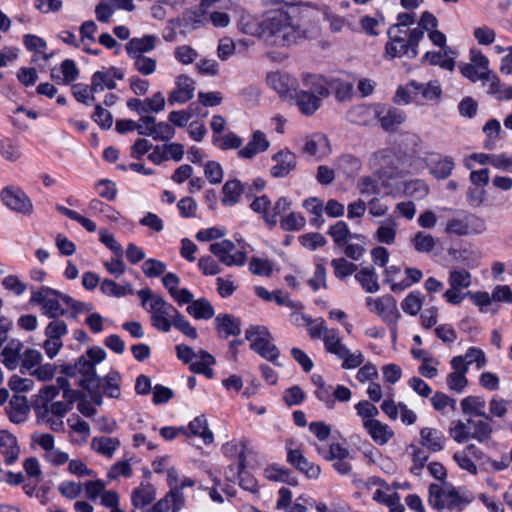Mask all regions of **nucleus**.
I'll list each match as a JSON object with an SVG mask.
<instances>
[{
    "label": "nucleus",
    "instance_id": "f257e3e1",
    "mask_svg": "<svg viewBox=\"0 0 512 512\" xmlns=\"http://www.w3.org/2000/svg\"><path fill=\"white\" fill-rule=\"evenodd\" d=\"M302 11L297 5L283 4L264 14L262 41L277 47L291 46L308 37L301 24Z\"/></svg>",
    "mask_w": 512,
    "mask_h": 512
},
{
    "label": "nucleus",
    "instance_id": "f03ea898",
    "mask_svg": "<svg viewBox=\"0 0 512 512\" xmlns=\"http://www.w3.org/2000/svg\"><path fill=\"white\" fill-rule=\"evenodd\" d=\"M82 393L72 389L65 377H58L55 384L43 386L33 396L32 406L37 420H48L50 416L64 417Z\"/></svg>",
    "mask_w": 512,
    "mask_h": 512
},
{
    "label": "nucleus",
    "instance_id": "7ed1b4c3",
    "mask_svg": "<svg viewBox=\"0 0 512 512\" xmlns=\"http://www.w3.org/2000/svg\"><path fill=\"white\" fill-rule=\"evenodd\" d=\"M372 160L380 168L374 176L361 177L357 182V189L364 196L378 195L381 192V186H387L388 181L412 173V170L404 166V163H401L397 155L390 149L375 152Z\"/></svg>",
    "mask_w": 512,
    "mask_h": 512
},
{
    "label": "nucleus",
    "instance_id": "20e7f679",
    "mask_svg": "<svg viewBox=\"0 0 512 512\" xmlns=\"http://www.w3.org/2000/svg\"><path fill=\"white\" fill-rule=\"evenodd\" d=\"M137 294L142 307L150 314L152 326L161 332H169L178 310L148 288L139 290Z\"/></svg>",
    "mask_w": 512,
    "mask_h": 512
},
{
    "label": "nucleus",
    "instance_id": "39448f33",
    "mask_svg": "<svg viewBox=\"0 0 512 512\" xmlns=\"http://www.w3.org/2000/svg\"><path fill=\"white\" fill-rule=\"evenodd\" d=\"M66 302H70L69 295L48 287L32 292L30 298L31 304L40 306L42 314L54 320L68 313Z\"/></svg>",
    "mask_w": 512,
    "mask_h": 512
},
{
    "label": "nucleus",
    "instance_id": "423d86ee",
    "mask_svg": "<svg viewBox=\"0 0 512 512\" xmlns=\"http://www.w3.org/2000/svg\"><path fill=\"white\" fill-rule=\"evenodd\" d=\"M429 500L438 509H462L471 502L468 495L448 482L431 484Z\"/></svg>",
    "mask_w": 512,
    "mask_h": 512
},
{
    "label": "nucleus",
    "instance_id": "0eeeda50",
    "mask_svg": "<svg viewBox=\"0 0 512 512\" xmlns=\"http://www.w3.org/2000/svg\"><path fill=\"white\" fill-rule=\"evenodd\" d=\"M245 337L251 342V348L266 360L276 363L279 357L278 348L272 343V336L265 326H250Z\"/></svg>",
    "mask_w": 512,
    "mask_h": 512
},
{
    "label": "nucleus",
    "instance_id": "6e6552de",
    "mask_svg": "<svg viewBox=\"0 0 512 512\" xmlns=\"http://www.w3.org/2000/svg\"><path fill=\"white\" fill-rule=\"evenodd\" d=\"M368 309L377 314L384 322L391 327L392 334H396V328L401 318L396 300L391 295L366 298Z\"/></svg>",
    "mask_w": 512,
    "mask_h": 512
},
{
    "label": "nucleus",
    "instance_id": "1a4fd4ad",
    "mask_svg": "<svg viewBox=\"0 0 512 512\" xmlns=\"http://www.w3.org/2000/svg\"><path fill=\"white\" fill-rule=\"evenodd\" d=\"M3 204L15 213L30 216L34 206L28 195L18 187L7 186L0 193Z\"/></svg>",
    "mask_w": 512,
    "mask_h": 512
},
{
    "label": "nucleus",
    "instance_id": "9d476101",
    "mask_svg": "<svg viewBox=\"0 0 512 512\" xmlns=\"http://www.w3.org/2000/svg\"><path fill=\"white\" fill-rule=\"evenodd\" d=\"M68 333L67 324L62 320H52L44 330L46 339L42 344L45 355L54 359L63 348L62 337Z\"/></svg>",
    "mask_w": 512,
    "mask_h": 512
},
{
    "label": "nucleus",
    "instance_id": "9b49d317",
    "mask_svg": "<svg viewBox=\"0 0 512 512\" xmlns=\"http://www.w3.org/2000/svg\"><path fill=\"white\" fill-rule=\"evenodd\" d=\"M449 289H447L443 297L453 305L460 304L466 294H462V289H467L472 284L471 273L465 269H452L448 276Z\"/></svg>",
    "mask_w": 512,
    "mask_h": 512
},
{
    "label": "nucleus",
    "instance_id": "f8f14e48",
    "mask_svg": "<svg viewBox=\"0 0 512 512\" xmlns=\"http://www.w3.org/2000/svg\"><path fill=\"white\" fill-rule=\"evenodd\" d=\"M210 252L226 266H243L246 262V253L235 251V244L231 240H222L215 242L209 247Z\"/></svg>",
    "mask_w": 512,
    "mask_h": 512
},
{
    "label": "nucleus",
    "instance_id": "ddd939ff",
    "mask_svg": "<svg viewBox=\"0 0 512 512\" xmlns=\"http://www.w3.org/2000/svg\"><path fill=\"white\" fill-rule=\"evenodd\" d=\"M463 76L476 82L489 76V60L479 51L471 50L470 63L460 66Z\"/></svg>",
    "mask_w": 512,
    "mask_h": 512
},
{
    "label": "nucleus",
    "instance_id": "4468645a",
    "mask_svg": "<svg viewBox=\"0 0 512 512\" xmlns=\"http://www.w3.org/2000/svg\"><path fill=\"white\" fill-rule=\"evenodd\" d=\"M174 83V89L168 94V103L170 105L184 104L194 97L195 81L189 75H178Z\"/></svg>",
    "mask_w": 512,
    "mask_h": 512
},
{
    "label": "nucleus",
    "instance_id": "2eb2a0df",
    "mask_svg": "<svg viewBox=\"0 0 512 512\" xmlns=\"http://www.w3.org/2000/svg\"><path fill=\"white\" fill-rule=\"evenodd\" d=\"M140 121L144 123L141 135L151 136L157 141H168L175 136L174 127L167 122L156 123L153 116H142Z\"/></svg>",
    "mask_w": 512,
    "mask_h": 512
},
{
    "label": "nucleus",
    "instance_id": "dca6fc26",
    "mask_svg": "<svg viewBox=\"0 0 512 512\" xmlns=\"http://www.w3.org/2000/svg\"><path fill=\"white\" fill-rule=\"evenodd\" d=\"M267 84L282 98H292L297 81L286 72L275 71L267 75Z\"/></svg>",
    "mask_w": 512,
    "mask_h": 512
},
{
    "label": "nucleus",
    "instance_id": "f3484780",
    "mask_svg": "<svg viewBox=\"0 0 512 512\" xmlns=\"http://www.w3.org/2000/svg\"><path fill=\"white\" fill-rule=\"evenodd\" d=\"M274 165L270 169V174L274 178H283L288 176L296 169L297 158L289 150H280L272 156Z\"/></svg>",
    "mask_w": 512,
    "mask_h": 512
},
{
    "label": "nucleus",
    "instance_id": "a211bd4d",
    "mask_svg": "<svg viewBox=\"0 0 512 512\" xmlns=\"http://www.w3.org/2000/svg\"><path fill=\"white\" fill-rule=\"evenodd\" d=\"M124 78V72L116 67H111L105 71H96L91 77L92 91L102 92L105 88L113 90L116 88L117 80Z\"/></svg>",
    "mask_w": 512,
    "mask_h": 512
},
{
    "label": "nucleus",
    "instance_id": "6ab92c4d",
    "mask_svg": "<svg viewBox=\"0 0 512 512\" xmlns=\"http://www.w3.org/2000/svg\"><path fill=\"white\" fill-rule=\"evenodd\" d=\"M269 147L270 141L266 134L261 130H256L252 133L247 145L239 149L238 156L242 159H252L257 154L267 151Z\"/></svg>",
    "mask_w": 512,
    "mask_h": 512
},
{
    "label": "nucleus",
    "instance_id": "aec40b11",
    "mask_svg": "<svg viewBox=\"0 0 512 512\" xmlns=\"http://www.w3.org/2000/svg\"><path fill=\"white\" fill-rule=\"evenodd\" d=\"M254 292L262 300L267 302L275 301L278 305L286 306L290 310H301L304 308L301 302L290 299L282 290L270 292L263 286H255Z\"/></svg>",
    "mask_w": 512,
    "mask_h": 512
},
{
    "label": "nucleus",
    "instance_id": "412c9836",
    "mask_svg": "<svg viewBox=\"0 0 512 512\" xmlns=\"http://www.w3.org/2000/svg\"><path fill=\"white\" fill-rule=\"evenodd\" d=\"M398 230V220L394 217H389L379 222L377 229L373 233V238L378 243L385 245H394L396 243Z\"/></svg>",
    "mask_w": 512,
    "mask_h": 512
},
{
    "label": "nucleus",
    "instance_id": "4be33fe9",
    "mask_svg": "<svg viewBox=\"0 0 512 512\" xmlns=\"http://www.w3.org/2000/svg\"><path fill=\"white\" fill-rule=\"evenodd\" d=\"M157 40L155 35H145L130 39L125 46L129 58L145 56V53L153 51Z\"/></svg>",
    "mask_w": 512,
    "mask_h": 512
},
{
    "label": "nucleus",
    "instance_id": "5701e85b",
    "mask_svg": "<svg viewBox=\"0 0 512 512\" xmlns=\"http://www.w3.org/2000/svg\"><path fill=\"white\" fill-rule=\"evenodd\" d=\"M303 151L309 155L323 158L331 153L330 142L326 135L315 133L306 138Z\"/></svg>",
    "mask_w": 512,
    "mask_h": 512
},
{
    "label": "nucleus",
    "instance_id": "b1692460",
    "mask_svg": "<svg viewBox=\"0 0 512 512\" xmlns=\"http://www.w3.org/2000/svg\"><path fill=\"white\" fill-rule=\"evenodd\" d=\"M445 442L444 434L436 428L424 427L420 430V445L432 452L442 451Z\"/></svg>",
    "mask_w": 512,
    "mask_h": 512
},
{
    "label": "nucleus",
    "instance_id": "393cba45",
    "mask_svg": "<svg viewBox=\"0 0 512 512\" xmlns=\"http://www.w3.org/2000/svg\"><path fill=\"white\" fill-rule=\"evenodd\" d=\"M418 55L414 47H410L406 40L389 39L385 46L384 57L392 60L395 58L407 57L413 59Z\"/></svg>",
    "mask_w": 512,
    "mask_h": 512
},
{
    "label": "nucleus",
    "instance_id": "a878e982",
    "mask_svg": "<svg viewBox=\"0 0 512 512\" xmlns=\"http://www.w3.org/2000/svg\"><path fill=\"white\" fill-rule=\"evenodd\" d=\"M409 87L413 89L415 95H421L426 102H438L442 95L438 80H431L428 83H419L413 80L409 83Z\"/></svg>",
    "mask_w": 512,
    "mask_h": 512
},
{
    "label": "nucleus",
    "instance_id": "bb28decb",
    "mask_svg": "<svg viewBox=\"0 0 512 512\" xmlns=\"http://www.w3.org/2000/svg\"><path fill=\"white\" fill-rule=\"evenodd\" d=\"M287 460L297 470L304 473L309 478H318L320 475V467L310 463L298 449L289 450Z\"/></svg>",
    "mask_w": 512,
    "mask_h": 512
},
{
    "label": "nucleus",
    "instance_id": "cd10ccee",
    "mask_svg": "<svg viewBox=\"0 0 512 512\" xmlns=\"http://www.w3.org/2000/svg\"><path fill=\"white\" fill-rule=\"evenodd\" d=\"M75 370L82 375L80 385L85 389H92L98 385V379L96 377L95 365L93 362L88 360L86 356H81L75 363Z\"/></svg>",
    "mask_w": 512,
    "mask_h": 512
},
{
    "label": "nucleus",
    "instance_id": "c85d7f7f",
    "mask_svg": "<svg viewBox=\"0 0 512 512\" xmlns=\"http://www.w3.org/2000/svg\"><path fill=\"white\" fill-rule=\"evenodd\" d=\"M181 433L190 436H199L203 439L205 444L212 443L214 436L213 433L208 429L207 420L203 416L194 418L188 425L187 428L180 427Z\"/></svg>",
    "mask_w": 512,
    "mask_h": 512
},
{
    "label": "nucleus",
    "instance_id": "c756f323",
    "mask_svg": "<svg viewBox=\"0 0 512 512\" xmlns=\"http://www.w3.org/2000/svg\"><path fill=\"white\" fill-rule=\"evenodd\" d=\"M20 453L16 437L7 430L0 431V454L4 455L7 464L14 463Z\"/></svg>",
    "mask_w": 512,
    "mask_h": 512
},
{
    "label": "nucleus",
    "instance_id": "7c9ffc66",
    "mask_svg": "<svg viewBox=\"0 0 512 512\" xmlns=\"http://www.w3.org/2000/svg\"><path fill=\"white\" fill-rule=\"evenodd\" d=\"M364 429L378 445H385L394 437V431L386 423L378 419L365 426Z\"/></svg>",
    "mask_w": 512,
    "mask_h": 512
},
{
    "label": "nucleus",
    "instance_id": "2f4dec72",
    "mask_svg": "<svg viewBox=\"0 0 512 512\" xmlns=\"http://www.w3.org/2000/svg\"><path fill=\"white\" fill-rule=\"evenodd\" d=\"M23 344L18 340H11L5 348L2 350L0 357L2 363L9 368L14 370L19 366L22 357Z\"/></svg>",
    "mask_w": 512,
    "mask_h": 512
},
{
    "label": "nucleus",
    "instance_id": "473e14b6",
    "mask_svg": "<svg viewBox=\"0 0 512 512\" xmlns=\"http://www.w3.org/2000/svg\"><path fill=\"white\" fill-rule=\"evenodd\" d=\"M455 168L454 159L450 156H438L435 160H430V173L438 180L448 178Z\"/></svg>",
    "mask_w": 512,
    "mask_h": 512
},
{
    "label": "nucleus",
    "instance_id": "72a5a7b5",
    "mask_svg": "<svg viewBox=\"0 0 512 512\" xmlns=\"http://www.w3.org/2000/svg\"><path fill=\"white\" fill-rule=\"evenodd\" d=\"M214 364H215V359L210 353H208L204 350H199V351H197V358H194V360L190 364V370L193 373L203 374L207 378H212L213 377L212 366Z\"/></svg>",
    "mask_w": 512,
    "mask_h": 512
},
{
    "label": "nucleus",
    "instance_id": "f704fd0d",
    "mask_svg": "<svg viewBox=\"0 0 512 512\" xmlns=\"http://www.w3.org/2000/svg\"><path fill=\"white\" fill-rule=\"evenodd\" d=\"M155 499V489L150 483H141L131 493V502L135 508H144Z\"/></svg>",
    "mask_w": 512,
    "mask_h": 512
},
{
    "label": "nucleus",
    "instance_id": "c9c22d12",
    "mask_svg": "<svg viewBox=\"0 0 512 512\" xmlns=\"http://www.w3.org/2000/svg\"><path fill=\"white\" fill-rule=\"evenodd\" d=\"M462 412L466 415L489 418L485 411V400L480 396H467L460 402Z\"/></svg>",
    "mask_w": 512,
    "mask_h": 512
},
{
    "label": "nucleus",
    "instance_id": "e433bc0d",
    "mask_svg": "<svg viewBox=\"0 0 512 512\" xmlns=\"http://www.w3.org/2000/svg\"><path fill=\"white\" fill-rule=\"evenodd\" d=\"M120 447V440L113 437H94L91 440V448L98 454L112 458L116 450Z\"/></svg>",
    "mask_w": 512,
    "mask_h": 512
},
{
    "label": "nucleus",
    "instance_id": "4c0bfd02",
    "mask_svg": "<svg viewBox=\"0 0 512 512\" xmlns=\"http://www.w3.org/2000/svg\"><path fill=\"white\" fill-rule=\"evenodd\" d=\"M186 312L197 320H208L215 315L213 306L205 298L193 300L191 304L187 306Z\"/></svg>",
    "mask_w": 512,
    "mask_h": 512
},
{
    "label": "nucleus",
    "instance_id": "58836bf2",
    "mask_svg": "<svg viewBox=\"0 0 512 512\" xmlns=\"http://www.w3.org/2000/svg\"><path fill=\"white\" fill-rule=\"evenodd\" d=\"M296 104L305 115H312L321 105V98L309 91L301 90L296 94Z\"/></svg>",
    "mask_w": 512,
    "mask_h": 512
},
{
    "label": "nucleus",
    "instance_id": "ea45409f",
    "mask_svg": "<svg viewBox=\"0 0 512 512\" xmlns=\"http://www.w3.org/2000/svg\"><path fill=\"white\" fill-rule=\"evenodd\" d=\"M402 193L406 197L421 200L429 193L428 184L422 179H413L401 183Z\"/></svg>",
    "mask_w": 512,
    "mask_h": 512
},
{
    "label": "nucleus",
    "instance_id": "a19ab883",
    "mask_svg": "<svg viewBox=\"0 0 512 512\" xmlns=\"http://www.w3.org/2000/svg\"><path fill=\"white\" fill-rule=\"evenodd\" d=\"M239 29L247 35L257 37L262 40V35L265 34L264 19L259 21L256 17L246 14L241 16L239 21Z\"/></svg>",
    "mask_w": 512,
    "mask_h": 512
},
{
    "label": "nucleus",
    "instance_id": "79ce46f5",
    "mask_svg": "<svg viewBox=\"0 0 512 512\" xmlns=\"http://www.w3.org/2000/svg\"><path fill=\"white\" fill-rule=\"evenodd\" d=\"M452 54L449 47H444L443 52H427L424 59L431 65H439L443 69L452 71L455 67Z\"/></svg>",
    "mask_w": 512,
    "mask_h": 512
},
{
    "label": "nucleus",
    "instance_id": "37998d69",
    "mask_svg": "<svg viewBox=\"0 0 512 512\" xmlns=\"http://www.w3.org/2000/svg\"><path fill=\"white\" fill-rule=\"evenodd\" d=\"M478 453L480 452L476 450L474 445H468L464 450L455 452L453 459L461 469L469 472L470 474L476 475L478 469L470 458V454L477 456Z\"/></svg>",
    "mask_w": 512,
    "mask_h": 512
},
{
    "label": "nucleus",
    "instance_id": "c03bdc74",
    "mask_svg": "<svg viewBox=\"0 0 512 512\" xmlns=\"http://www.w3.org/2000/svg\"><path fill=\"white\" fill-rule=\"evenodd\" d=\"M305 91L317 95L319 98L329 95V81L320 75H307L303 80Z\"/></svg>",
    "mask_w": 512,
    "mask_h": 512
},
{
    "label": "nucleus",
    "instance_id": "a18cd8bd",
    "mask_svg": "<svg viewBox=\"0 0 512 512\" xmlns=\"http://www.w3.org/2000/svg\"><path fill=\"white\" fill-rule=\"evenodd\" d=\"M355 279L361 284L362 288L368 293H376L380 290L378 276L373 268L363 267L356 275Z\"/></svg>",
    "mask_w": 512,
    "mask_h": 512
},
{
    "label": "nucleus",
    "instance_id": "49530a36",
    "mask_svg": "<svg viewBox=\"0 0 512 512\" xmlns=\"http://www.w3.org/2000/svg\"><path fill=\"white\" fill-rule=\"evenodd\" d=\"M378 116L380 124L385 130H391L404 123L406 120V114L396 108H389L386 111H381Z\"/></svg>",
    "mask_w": 512,
    "mask_h": 512
},
{
    "label": "nucleus",
    "instance_id": "de8ad7c7",
    "mask_svg": "<svg viewBox=\"0 0 512 512\" xmlns=\"http://www.w3.org/2000/svg\"><path fill=\"white\" fill-rule=\"evenodd\" d=\"M276 507L284 512H307L305 505L298 501L292 502V492L287 488H281L279 490V498Z\"/></svg>",
    "mask_w": 512,
    "mask_h": 512
},
{
    "label": "nucleus",
    "instance_id": "09e8293b",
    "mask_svg": "<svg viewBox=\"0 0 512 512\" xmlns=\"http://www.w3.org/2000/svg\"><path fill=\"white\" fill-rule=\"evenodd\" d=\"M218 332L225 337L236 336L241 332L239 321L230 315H218L215 318Z\"/></svg>",
    "mask_w": 512,
    "mask_h": 512
},
{
    "label": "nucleus",
    "instance_id": "8fccbe9b",
    "mask_svg": "<svg viewBox=\"0 0 512 512\" xmlns=\"http://www.w3.org/2000/svg\"><path fill=\"white\" fill-rule=\"evenodd\" d=\"M0 156L10 163L18 162L22 158L19 144L11 138L0 139Z\"/></svg>",
    "mask_w": 512,
    "mask_h": 512
},
{
    "label": "nucleus",
    "instance_id": "3c124183",
    "mask_svg": "<svg viewBox=\"0 0 512 512\" xmlns=\"http://www.w3.org/2000/svg\"><path fill=\"white\" fill-rule=\"evenodd\" d=\"M336 167L347 176L358 174L362 168L361 160L351 154H344L336 161Z\"/></svg>",
    "mask_w": 512,
    "mask_h": 512
},
{
    "label": "nucleus",
    "instance_id": "603ef678",
    "mask_svg": "<svg viewBox=\"0 0 512 512\" xmlns=\"http://www.w3.org/2000/svg\"><path fill=\"white\" fill-rule=\"evenodd\" d=\"M354 408L361 419L363 428L376 420L379 415V409L368 400L359 401Z\"/></svg>",
    "mask_w": 512,
    "mask_h": 512
},
{
    "label": "nucleus",
    "instance_id": "864d4df0",
    "mask_svg": "<svg viewBox=\"0 0 512 512\" xmlns=\"http://www.w3.org/2000/svg\"><path fill=\"white\" fill-rule=\"evenodd\" d=\"M450 437L457 443H464L472 439V429L469 419L465 422L457 420L449 428Z\"/></svg>",
    "mask_w": 512,
    "mask_h": 512
},
{
    "label": "nucleus",
    "instance_id": "5fc2aeb1",
    "mask_svg": "<svg viewBox=\"0 0 512 512\" xmlns=\"http://www.w3.org/2000/svg\"><path fill=\"white\" fill-rule=\"evenodd\" d=\"M223 199L222 202L224 205L232 206L235 205L243 192V187L240 181L234 179L227 181L223 188Z\"/></svg>",
    "mask_w": 512,
    "mask_h": 512
},
{
    "label": "nucleus",
    "instance_id": "6e6d98bb",
    "mask_svg": "<svg viewBox=\"0 0 512 512\" xmlns=\"http://www.w3.org/2000/svg\"><path fill=\"white\" fill-rule=\"evenodd\" d=\"M436 239L425 232L418 231L411 238L413 248L419 253H430L436 246Z\"/></svg>",
    "mask_w": 512,
    "mask_h": 512
},
{
    "label": "nucleus",
    "instance_id": "4d7b16f0",
    "mask_svg": "<svg viewBox=\"0 0 512 512\" xmlns=\"http://www.w3.org/2000/svg\"><path fill=\"white\" fill-rule=\"evenodd\" d=\"M322 13L324 20L329 23V29L331 32L340 33L346 26L354 31V28L349 23L348 19L332 12L328 7H324L322 9Z\"/></svg>",
    "mask_w": 512,
    "mask_h": 512
},
{
    "label": "nucleus",
    "instance_id": "13d9d810",
    "mask_svg": "<svg viewBox=\"0 0 512 512\" xmlns=\"http://www.w3.org/2000/svg\"><path fill=\"white\" fill-rule=\"evenodd\" d=\"M323 342L326 351L330 354L336 355L337 357L341 356L347 348L346 345L342 343L338 332L334 329L326 332V335L323 336Z\"/></svg>",
    "mask_w": 512,
    "mask_h": 512
},
{
    "label": "nucleus",
    "instance_id": "bf43d9fd",
    "mask_svg": "<svg viewBox=\"0 0 512 512\" xmlns=\"http://www.w3.org/2000/svg\"><path fill=\"white\" fill-rule=\"evenodd\" d=\"M198 114H200L198 112V105L191 103L186 110L170 112L168 120L175 126L184 127L192 117Z\"/></svg>",
    "mask_w": 512,
    "mask_h": 512
},
{
    "label": "nucleus",
    "instance_id": "052dcab7",
    "mask_svg": "<svg viewBox=\"0 0 512 512\" xmlns=\"http://www.w3.org/2000/svg\"><path fill=\"white\" fill-rule=\"evenodd\" d=\"M424 297L419 291L410 292L401 302L402 310L411 315L416 316L423 306Z\"/></svg>",
    "mask_w": 512,
    "mask_h": 512
},
{
    "label": "nucleus",
    "instance_id": "680f3d73",
    "mask_svg": "<svg viewBox=\"0 0 512 512\" xmlns=\"http://www.w3.org/2000/svg\"><path fill=\"white\" fill-rule=\"evenodd\" d=\"M332 91L339 101H346L353 94V84L342 79H331L329 81V91Z\"/></svg>",
    "mask_w": 512,
    "mask_h": 512
},
{
    "label": "nucleus",
    "instance_id": "e2e57ef3",
    "mask_svg": "<svg viewBox=\"0 0 512 512\" xmlns=\"http://www.w3.org/2000/svg\"><path fill=\"white\" fill-rule=\"evenodd\" d=\"M328 234L337 245H344L348 240L354 238L346 222L338 221L329 228Z\"/></svg>",
    "mask_w": 512,
    "mask_h": 512
},
{
    "label": "nucleus",
    "instance_id": "0e129e2a",
    "mask_svg": "<svg viewBox=\"0 0 512 512\" xmlns=\"http://www.w3.org/2000/svg\"><path fill=\"white\" fill-rule=\"evenodd\" d=\"M101 290L104 294L114 297H123L133 293V289L130 284L122 286L110 279H105L102 282Z\"/></svg>",
    "mask_w": 512,
    "mask_h": 512
},
{
    "label": "nucleus",
    "instance_id": "69168bd1",
    "mask_svg": "<svg viewBox=\"0 0 512 512\" xmlns=\"http://www.w3.org/2000/svg\"><path fill=\"white\" fill-rule=\"evenodd\" d=\"M134 69L143 76H149L156 72L157 60L148 56L130 58Z\"/></svg>",
    "mask_w": 512,
    "mask_h": 512
},
{
    "label": "nucleus",
    "instance_id": "338daca9",
    "mask_svg": "<svg viewBox=\"0 0 512 512\" xmlns=\"http://www.w3.org/2000/svg\"><path fill=\"white\" fill-rule=\"evenodd\" d=\"M306 225L305 217L296 212H291L280 220V226L284 231H299Z\"/></svg>",
    "mask_w": 512,
    "mask_h": 512
},
{
    "label": "nucleus",
    "instance_id": "774afa93",
    "mask_svg": "<svg viewBox=\"0 0 512 512\" xmlns=\"http://www.w3.org/2000/svg\"><path fill=\"white\" fill-rule=\"evenodd\" d=\"M469 423L472 429V439L482 443L490 438L492 427L488 422L469 419Z\"/></svg>",
    "mask_w": 512,
    "mask_h": 512
}]
</instances>
